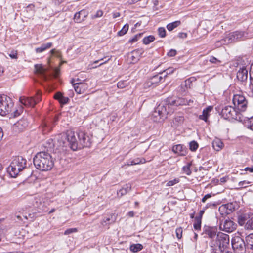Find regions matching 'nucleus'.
I'll list each match as a JSON object with an SVG mask.
<instances>
[{
    "mask_svg": "<svg viewBox=\"0 0 253 253\" xmlns=\"http://www.w3.org/2000/svg\"><path fill=\"white\" fill-rule=\"evenodd\" d=\"M130 250L133 253L137 252L143 249V245L141 244H133L130 246Z\"/></svg>",
    "mask_w": 253,
    "mask_h": 253,
    "instance_id": "2f4dec72",
    "label": "nucleus"
},
{
    "mask_svg": "<svg viewBox=\"0 0 253 253\" xmlns=\"http://www.w3.org/2000/svg\"><path fill=\"white\" fill-rule=\"evenodd\" d=\"M180 23L181 22L180 21H176L172 23L168 24L167 26V28L169 31H171L174 28L178 27Z\"/></svg>",
    "mask_w": 253,
    "mask_h": 253,
    "instance_id": "473e14b6",
    "label": "nucleus"
},
{
    "mask_svg": "<svg viewBox=\"0 0 253 253\" xmlns=\"http://www.w3.org/2000/svg\"><path fill=\"white\" fill-rule=\"evenodd\" d=\"M250 183V182L244 180L243 181L239 182L238 185H239V186H240L241 187H246Z\"/></svg>",
    "mask_w": 253,
    "mask_h": 253,
    "instance_id": "6e6d98bb",
    "label": "nucleus"
},
{
    "mask_svg": "<svg viewBox=\"0 0 253 253\" xmlns=\"http://www.w3.org/2000/svg\"><path fill=\"white\" fill-rule=\"evenodd\" d=\"M174 71V68H173L172 67H170V68H168L167 69L164 70L162 72H160V74H162L164 73H166V74L164 75V78H165L168 75L171 74L172 73H173Z\"/></svg>",
    "mask_w": 253,
    "mask_h": 253,
    "instance_id": "37998d69",
    "label": "nucleus"
},
{
    "mask_svg": "<svg viewBox=\"0 0 253 253\" xmlns=\"http://www.w3.org/2000/svg\"><path fill=\"white\" fill-rule=\"evenodd\" d=\"M213 107L209 106L206 108L204 109L203 111L202 114L199 115V118L200 120H204L205 122H207L208 117L210 116V113L212 110Z\"/></svg>",
    "mask_w": 253,
    "mask_h": 253,
    "instance_id": "393cba45",
    "label": "nucleus"
},
{
    "mask_svg": "<svg viewBox=\"0 0 253 253\" xmlns=\"http://www.w3.org/2000/svg\"><path fill=\"white\" fill-rule=\"evenodd\" d=\"M59 73H60L59 69H58V68L54 69L53 74H54V76L55 77H57L59 75Z\"/></svg>",
    "mask_w": 253,
    "mask_h": 253,
    "instance_id": "338daca9",
    "label": "nucleus"
},
{
    "mask_svg": "<svg viewBox=\"0 0 253 253\" xmlns=\"http://www.w3.org/2000/svg\"><path fill=\"white\" fill-rule=\"evenodd\" d=\"M133 164H135V165H138L141 163H144L145 162V160L143 158H137L136 159H134L133 160Z\"/></svg>",
    "mask_w": 253,
    "mask_h": 253,
    "instance_id": "3c124183",
    "label": "nucleus"
},
{
    "mask_svg": "<svg viewBox=\"0 0 253 253\" xmlns=\"http://www.w3.org/2000/svg\"><path fill=\"white\" fill-rule=\"evenodd\" d=\"M232 102L235 108L239 112H245L248 107V101L246 97L241 94H237L233 95Z\"/></svg>",
    "mask_w": 253,
    "mask_h": 253,
    "instance_id": "0eeeda50",
    "label": "nucleus"
},
{
    "mask_svg": "<svg viewBox=\"0 0 253 253\" xmlns=\"http://www.w3.org/2000/svg\"><path fill=\"white\" fill-rule=\"evenodd\" d=\"M58 121L57 118H55L53 120L48 119L42 122L41 125V128L43 134H46L50 131L56 122Z\"/></svg>",
    "mask_w": 253,
    "mask_h": 253,
    "instance_id": "4468645a",
    "label": "nucleus"
},
{
    "mask_svg": "<svg viewBox=\"0 0 253 253\" xmlns=\"http://www.w3.org/2000/svg\"><path fill=\"white\" fill-rule=\"evenodd\" d=\"M209 61L213 64H218L221 63V61L218 60L216 58L211 56L210 58Z\"/></svg>",
    "mask_w": 253,
    "mask_h": 253,
    "instance_id": "864d4df0",
    "label": "nucleus"
},
{
    "mask_svg": "<svg viewBox=\"0 0 253 253\" xmlns=\"http://www.w3.org/2000/svg\"><path fill=\"white\" fill-rule=\"evenodd\" d=\"M162 81H164L162 76H161L160 74L156 75L149 79L145 83V87H154Z\"/></svg>",
    "mask_w": 253,
    "mask_h": 253,
    "instance_id": "ddd939ff",
    "label": "nucleus"
},
{
    "mask_svg": "<svg viewBox=\"0 0 253 253\" xmlns=\"http://www.w3.org/2000/svg\"><path fill=\"white\" fill-rule=\"evenodd\" d=\"M231 244L236 253H244L246 251L245 242L239 235H235L232 238Z\"/></svg>",
    "mask_w": 253,
    "mask_h": 253,
    "instance_id": "1a4fd4ad",
    "label": "nucleus"
},
{
    "mask_svg": "<svg viewBox=\"0 0 253 253\" xmlns=\"http://www.w3.org/2000/svg\"><path fill=\"white\" fill-rule=\"evenodd\" d=\"M191 166V164L190 163H188L186 165L184 166L182 168V169L183 172L186 173L187 175H190L191 173V171L190 169V167Z\"/></svg>",
    "mask_w": 253,
    "mask_h": 253,
    "instance_id": "e433bc0d",
    "label": "nucleus"
},
{
    "mask_svg": "<svg viewBox=\"0 0 253 253\" xmlns=\"http://www.w3.org/2000/svg\"><path fill=\"white\" fill-rule=\"evenodd\" d=\"M247 225L248 226V228L250 227V228L253 229V217L248 221Z\"/></svg>",
    "mask_w": 253,
    "mask_h": 253,
    "instance_id": "4d7b16f0",
    "label": "nucleus"
},
{
    "mask_svg": "<svg viewBox=\"0 0 253 253\" xmlns=\"http://www.w3.org/2000/svg\"><path fill=\"white\" fill-rule=\"evenodd\" d=\"M222 117L225 119H234L239 121L243 120V116L240 112L238 111L235 107L231 106H224L220 113Z\"/></svg>",
    "mask_w": 253,
    "mask_h": 253,
    "instance_id": "423d86ee",
    "label": "nucleus"
},
{
    "mask_svg": "<svg viewBox=\"0 0 253 253\" xmlns=\"http://www.w3.org/2000/svg\"><path fill=\"white\" fill-rule=\"evenodd\" d=\"M52 46V42H48L46 43H43L41 45L40 47H37L35 49V51L36 53H42L46 49L50 48Z\"/></svg>",
    "mask_w": 253,
    "mask_h": 253,
    "instance_id": "c85d7f7f",
    "label": "nucleus"
},
{
    "mask_svg": "<svg viewBox=\"0 0 253 253\" xmlns=\"http://www.w3.org/2000/svg\"><path fill=\"white\" fill-rule=\"evenodd\" d=\"M33 163L36 168L41 171L50 170L54 166L51 155L46 151L38 153L34 157Z\"/></svg>",
    "mask_w": 253,
    "mask_h": 253,
    "instance_id": "f03ea898",
    "label": "nucleus"
},
{
    "mask_svg": "<svg viewBox=\"0 0 253 253\" xmlns=\"http://www.w3.org/2000/svg\"><path fill=\"white\" fill-rule=\"evenodd\" d=\"M71 83L75 91L78 94L84 93L88 88V85L85 83H74V80H72Z\"/></svg>",
    "mask_w": 253,
    "mask_h": 253,
    "instance_id": "2eb2a0df",
    "label": "nucleus"
},
{
    "mask_svg": "<svg viewBox=\"0 0 253 253\" xmlns=\"http://www.w3.org/2000/svg\"><path fill=\"white\" fill-rule=\"evenodd\" d=\"M215 241H217L218 244L224 247V246H226L229 243V236L227 234L218 232L217 239Z\"/></svg>",
    "mask_w": 253,
    "mask_h": 253,
    "instance_id": "dca6fc26",
    "label": "nucleus"
},
{
    "mask_svg": "<svg viewBox=\"0 0 253 253\" xmlns=\"http://www.w3.org/2000/svg\"><path fill=\"white\" fill-rule=\"evenodd\" d=\"M77 135L78 141L74 132L70 131L66 133H61L56 136V145L59 147H66L69 145L74 151L90 146L92 135L81 130H79L77 132Z\"/></svg>",
    "mask_w": 253,
    "mask_h": 253,
    "instance_id": "f257e3e1",
    "label": "nucleus"
},
{
    "mask_svg": "<svg viewBox=\"0 0 253 253\" xmlns=\"http://www.w3.org/2000/svg\"><path fill=\"white\" fill-rule=\"evenodd\" d=\"M69 101V98L68 97H65L63 96L61 100H60V102L62 104H66L68 103Z\"/></svg>",
    "mask_w": 253,
    "mask_h": 253,
    "instance_id": "e2e57ef3",
    "label": "nucleus"
},
{
    "mask_svg": "<svg viewBox=\"0 0 253 253\" xmlns=\"http://www.w3.org/2000/svg\"><path fill=\"white\" fill-rule=\"evenodd\" d=\"M175 232L177 238L180 239L182 235V229L181 228H177Z\"/></svg>",
    "mask_w": 253,
    "mask_h": 253,
    "instance_id": "5fc2aeb1",
    "label": "nucleus"
},
{
    "mask_svg": "<svg viewBox=\"0 0 253 253\" xmlns=\"http://www.w3.org/2000/svg\"><path fill=\"white\" fill-rule=\"evenodd\" d=\"M212 146L216 151H219L223 146V143L218 139H215L212 142Z\"/></svg>",
    "mask_w": 253,
    "mask_h": 253,
    "instance_id": "7c9ffc66",
    "label": "nucleus"
},
{
    "mask_svg": "<svg viewBox=\"0 0 253 253\" xmlns=\"http://www.w3.org/2000/svg\"><path fill=\"white\" fill-rule=\"evenodd\" d=\"M13 106V103L9 97L0 95V115L5 116L9 114Z\"/></svg>",
    "mask_w": 253,
    "mask_h": 253,
    "instance_id": "6e6552de",
    "label": "nucleus"
},
{
    "mask_svg": "<svg viewBox=\"0 0 253 253\" xmlns=\"http://www.w3.org/2000/svg\"><path fill=\"white\" fill-rule=\"evenodd\" d=\"M172 150L174 153L180 156H185L187 153L186 147L181 144L173 146Z\"/></svg>",
    "mask_w": 253,
    "mask_h": 253,
    "instance_id": "b1692460",
    "label": "nucleus"
},
{
    "mask_svg": "<svg viewBox=\"0 0 253 253\" xmlns=\"http://www.w3.org/2000/svg\"><path fill=\"white\" fill-rule=\"evenodd\" d=\"M248 78V70L247 68L243 66L240 68L237 73V78L241 82H244Z\"/></svg>",
    "mask_w": 253,
    "mask_h": 253,
    "instance_id": "4be33fe9",
    "label": "nucleus"
},
{
    "mask_svg": "<svg viewBox=\"0 0 253 253\" xmlns=\"http://www.w3.org/2000/svg\"><path fill=\"white\" fill-rule=\"evenodd\" d=\"M131 189V185L130 184H126L121 189L117 192V195L119 197H122L126 194L127 192L130 191Z\"/></svg>",
    "mask_w": 253,
    "mask_h": 253,
    "instance_id": "cd10ccee",
    "label": "nucleus"
},
{
    "mask_svg": "<svg viewBox=\"0 0 253 253\" xmlns=\"http://www.w3.org/2000/svg\"><path fill=\"white\" fill-rule=\"evenodd\" d=\"M62 97L63 95L60 92H57L54 95V98L59 100V101Z\"/></svg>",
    "mask_w": 253,
    "mask_h": 253,
    "instance_id": "052dcab7",
    "label": "nucleus"
},
{
    "mask_svg": "<svg viewBox=\"0 0 253 253\" xmlns=\"http://www.w3.org/2000/svg\"><path fill=\"white\" fill-rule=\"evenodd\" d=\"M198 144L195 141H192L189 143V148L192 151H195L198 148Z\"/></svg>",
    "mask_w": 253,
    "mask_h": 253,
    "instance_id": "a19ab883",
    "label": "nucleus"
},
{
    "mask_svg": "<svg viewBox=\"0 0 253 253\" xmlns=\"http://www.w3.org/2000/svg\"><path fill=\"white\" fill-rule=\"evenodd\" d=\"M9 55L12 59H16L17 58V53L16 51H12Z\"/></svg>",
    "mask_w": 253,
    "mask_h": 253,
    "instance_id": "0e129e2a",
    "label": "nucleus"
},
{
    "mask_svg": "<svg viewBox=\"0 0 253 253\" xmlns=\"http://www.w3.org/2000/svg\"><path fill=\"white\" fill-rule=\"evenodd\" d=\"M23 214V217L26 219H28L30 218H32V214H31V213H29L28 214V215H27L26 213H24L23 212L22 213Z\"/></svg>",
    "mask_w": 253,
    "mask_h": 253,
    "instance_id": "774afa93",
    "label": "nucleus"
},
{
    "mask_svg": "<svg viewBox=\"0 0 253 253\" xmlns=\"http://www.w3.org/2000/svg\"><path fill=\"white\" fill-rule=\"evenodd\" d=\"M35 72L41 75L42 76L43 78L45 80L47 79V77L45 75V73L47 71V68H45L42 65L36 64L35 65Z\"/></svg>",
    "mask_w": 253,
    "mask_h": 253,
    "instance_id": "bb28decb",
    "label": "nucleus"
},
{
    "mask_svg": "<svg viewBox=\"0 0 253 253\" xmlns=\"http://www.w3.org/2000/svg\"><path fill=\"white\" fill-rule=\"evenodd\" d=\"M158 34L160 37L164 38L166 36V30L163 27H160L158 30Z\"/></svg>",
    "mask_w": 253,
    "mask_h": 253,
    "instance_id": "09e8293b",
    "label": "nucleus"
},
{
    "mask_svg": "<svg viewBox=\"0 0 253 253\" xmlns=\"http://www.w3.org/2000/svg\"><path fill=\"white\" fill-rule=\"evenodd\" d=\"M237 228V224L230 219H226L220 225V229L226 232H233Z\"/></svg>",
    "mask_w": 253,
    "mask_h": 253,
    "instance_id": "f8f14e48",
    "label": "nucleus"
},
{
    "mask_svg": "<svg viewBox=\"0 0 253 253\" xmlns=\"http://www.w3.org/2000/svg\"><path fill=\"white\" fill-rule=\"evenodd\" d=\"M250 83L249 85L248 88H247V91L249 94L251 95H253V78H252L251 76L250 77Z\"/></svg>",
    "mask_w": 253,
    "mask_h": 253,
    "instance_id": "ea45409f",
    "label": "nucleus"
},
{
    "mask_svg": "<svg viewBox=\"0 0 253 253\" xmlns=\"http://www.w3.org/2000/svg\"><path fill=\"white\" fill-rule=\"evenodd\" d=\"M179 181L180 180H179V179L178 178H174V179H173L172 180H170V181H168L167 183V184H166V186H173L175 184L179 183Z\"/></svg>",
    "mask_w": 253,
    "mask_h": 253,
    "instance_id": "c03bdc74",
    "label": "nucleus"
},
{
    "mask_svg": "<svg viewBox=\"0 0 253 253\" xmlns=\"http://www.w3.org/2000/svg\"><path fill=\"white\" fill-rule=\"evenodd\" d=\"M23 112V108L21 106L18 107L13 112V116L14 117L19 116Z\"/></svg>",
    "mask_w": 253,
    "mask_h": 253,
    "instance_id": "de8ad7c7",
    "label": "nucleus"
},
{
    "mask_svg": "<svg viewBox=\"0 0 253 253\" xmlns=\"http://www.w3.org/2000/svg\"><path fill=\"white\" fill-rule=\"evenodd\" d=\"M184 121V118L181 115H176L170 122L171 126L176 128L182 126Z\"/></svg>",
    "mask_w": 253,
    "mask_h": 253,
    "instance_id": "412c9836",
    "label": "nucleus"
},
{
    "mask_svg": "<svg viewBox=\"0 0 253 253\" xmlns=\"http://www.w3.org/2000/svg\"><path fill=\"white\" fill-rule=\"evenodd\" d=\"M142 33H139L136 34L135 36H134L132 38L130 39L129 40V42L131 43H133L137 42L139 39H140L142 36Z\"/></svg>",
    "mask_w": 253,
    "mask_h": 253,
    "instance_id": "79ce46f5",
    "label": "nucleus"
},
{
    "mask_svg": "<svg viewBox=\"0 0 253 253\" xmlns=\"http://www.w3.org/2000/svg\"><path fill=\"white\" fill-rule=\"evenodd\" d=\"M171 111L167 100L164 101L154 109L152 114V118L155 122H162L167 117V115Z\"/></svg>",
    "mask_w": 253,
    "mask_h": 253,
    "instance_id": "20e7f679",
    "label": "nucleus"
},
{
    "mask_svg": "<svg viewBox=\"0 0 253 253\" xmlns=\"http://www.w3.org/2000/svg\"><path fill=\"white\" fill-rule=\"evenodd\" d=\"M211 197V194H207L206 195H205L203 197V198L202 199V202H205L208 199V198H210Z\"/></svg>",
    "mask_w": 253,
    "mask_h": 253,
    "instance_id": "69168bd1",
    "label": "nucleus"
},
{
    "mask_svg": "<svg viewBox=\"0 0 253 253\" xmlns=\"http://www.w3.org/2000/svg\"><path fill=\"white\" fill-rule=\"evenodd\" d=\"M29 123L27 119H22L19 121H18L16 124H15V126L18 127L20 130H22L25 128H26L28 126Z\"/></svg>",
    "mask_w": 253,
    "mask_h": 253,
    "instance_id": "c756f323",
    "label": "nucleus"
},
{
    "mask_svg": "<svg viewBox=\"0 0 253 253\" xmlns=\"http://www.w3.org/2000/svg\"><path fill=\"white\" fill-rule=\"evenodd\" d=\"M41 92L38 91L35 98L23 96L20 97L19 101L24 106L32 107L41 100Z\"/></svg>",
    "mask_w": 253,
    "mask_h": 253,
    "instance_id": "9d476101",
    "label": "nucleus"
},
{
    "mask_svg": "<svg viewBox=\"0 0 253 253\" xmlns=\"http://www.w3.org/2000/svg\"><path fill=\"white\" fill-rule=\"evenodd\" d=\"M103 59H104V58H101V59H99V60H96V61H94V62H93V63L92 64H89V66H90V68H92V69L96 68H97V67H99V66H101V65H103V64H106V63H107V62H108V61L110 60V59L109 58L108 60H107L105 61L104 62H102V63H100L98 65L95 66H92L93 64H96V63H98V62H99V61H102V60H103Z\"/></svg>",
    "mask_w": 253,
    "mask_h": 253,
    "instance_id": "4c0bfd02",
    "label": "nucleus"
},
{
    "mask_svg": "<svg viewBox=\"0 0 253 253\" xmlns=\"http://www.w3.org/2000/svg\"><path fill=\"white\" fill-rule=\"evenodd\" d=\"M211 253H222L224 247L218 244L217 241L212 240L210 242Z\"/></svg>",
    "mask_w": 253,
    "mask_h": 253,
    "instance_id": "6ab92c4d",
    "label": "nucleus"
},
{
    "mask_svg": "<svg viewBox=\"0 0 253 253\" xmlns=\"http://www.w3.org/2000/svg\"><path fill=\"white\" fill-rule=\"evenodd\" d=\"M129 26L127 24H125L122 29L118 32V35L120 36L125 35L128 30Z\"/></svg>",
    "mask_w": 253,
    "mask_h": 253,
    "instance_id": "58836bf2",
    "label": "nucleus"
},
{
    "mask_svg": "<svg viewBox=\"0 0 253 253\" xmlns=\"http://www.w3.org/2000/svg\"><path fill=\"white\" fill-rule=\"evenodd\" d=\"M110 217H107L103 219V220L102 221L101 224L103 226L106 225L110 221Z\"/></svg>",
    "mask_w": 253,
    "mask_h": 253,
    "instance_id": "680f3d73",
    "label": "nucleus"
},
{
    "mask_svg": "<svg viewBox=\"0 0 253 253\" xmlns=\"http://www.w3.org/2000/svg\"><path fill=\"white\" fill-rule=\"evenodd\" d=\"M88 15V12L86 10H82L76 12L74 16V20L75 22L80 23L85 20Z\"/></svg>",
    "mask_w": 253,
    "mask_h": 253,
    "instance_id": "a211bd4d",
    "label": "nucleus"
},
{
    "mask_svg": "<svg viewBox=\"0 0 253 253\" xmlns=\"http://www.w3.org/2000/svg\"><path fill=\"white\" fill-rule=\"evenodd\" d=\"M176 54V51L174 49L170 50L167 53V55L169 57L174 56Z\"/></svg>",
    "mask_w": 253,
    "mask_h": 253,
    "instance_id": "13d9d810",
    "label": "nucleus"
},
{
    "mask_svg": "<svg viewBox=\"0 0 253 253\" xmlns=\"http://www.w3.org/2000/svg\"><path fill=\"white\" fill-rule=\"evenodd\" d=\"M195 220L194 228L196 230H200L201 225V220L200 219V217H195Z\"/></svg>",
    "mask_w": 253,
    "mask_h": 253,
    "instance_id": "c9c22d12",
    "label": "nucleus"
},
{
    "mask_svg": "<svg viewBox=\"0 0 253 253\" xmlns=\"http://www.w3.org/2000/svg\"><path fill=\"white\" fill-rule=\"evenodd\" d=\"M169 105L170 106V108L171 110L172 109V106H178L180 105H190L191 102H193V100H191L190 99L187 100L185 98H177L175 99H172L171 98H168L167 100Z\"/></svg>",
    "mask_w": 253,
    "mask_h": 253,
    "instance_id": "9b49d317",
    "label": "nucleus"
},
{
    "mask_svg": "<svg viewBox=\"0 0 253 253\" xmlns=\"http://www.w3.org/2000/svg\"><path fill=\"white\" fill-rule=\"evenodd\" d=\"M50 53L52 55H55L57 56V57H59L60 56V53L58 51H56L55 49H52L50 51Z\"/></svg>",
    "mask_w": 253,
    "mask_h": 253,
    "instance_id": "bf43d9fd",
    "label": "nucleus"
},
{
    "mask_svg": "<svg viewBox=\"0 0 253 253\" xmlns=\"http://www.w3.org/2000/svg\"><path fill=\"white\" fill-rule=\"evenodd\" d=\"M247 33L241 31H235L226 35L225 38L216 42V47L222 44H227L239 40H243L246 38Z\"/></svg>",
    "mask_w": 253,
    "mask_h": 253,
    "instance_id": "39448f33",
    "label": "nucleus"
},
{
    "mask_svg": "<svg viewBox=\"0 0 253 253\" xmlns=\"http://www.w3.org/2000/svg\"><path fill=\"white\" fill-rule=\"evenodd\" d=\"M78 231V230L76 228H69L67 230H66L64 232V235H69L72 233H75Z\"/></svg>",
    "mask_w": 253,
    "mask_h": 253,
    "instance_id": "8fccbe9b",
    "label": "nucleus"
},
{
    "mask_svg": "<svg viewBox=\"0 0 253 253\" xmlns=\"http://www.w3.org/2000/svg\"><path fill=\"white\" fill-rule=\"evenodd\" d=\"M246 123L247 127L253 131V117L249 119Z\"/></svg>",
    "mask_w": 253,
    "mask_h": 253,
    "instance_id": "49530a36",
    "label": "nucleus"
},
{
    "mask_svg": "<svg viewBox=\"0 0 253 253\" xmlns=\"http://www.w3.org/2000/svg\"><path fill=\"white\" fill-rule=\"evenodd\" d=\"M235 210V206L232 203L222 205L219 208V211L221 214H229Z\"/></svg>",
    "mask_w": 253,
    "mask_h": 253,
    "instance_id": "f3484780",
    "label": "nucleus"
},
{
    "mask_svg": "<svg viewBox=\"0 0 253 253\" xmlns=\"http://www.w3.org/2000/svg\"><path fill=\"white\" fill-rule=\"evenodd\" d=\"M103 14V12L102 10H98L96 14L94 15H92L91 17L92 19H95L97 18H99L102 16Z\"/></svg>",
    "mask_w": 253,
    "mask_h": 253,
    "instance_id": "603ef678",
    "label": "nucleus"
},
{
    "mask_svg": "<svg viewBox=\"0 0 253 253\" xmlns=\"http://www.w3.org/2000/svg\"><path fill=\"white\" fill-rule=\"evenodd\" d=\"M27 161L21 156L15 157L7 168V171L12 177H16L26 168Z\"/></svg>",
    "mask_w": 253,
    "mask_h": 253,
    "instance_id": "7ed1b4c3",
    "label": "nucleus"
},
{
    "mask_svg": "<svg viewBox=\"0 0 253 253\" xmlns=\"http://www.w3.org/2000/svg\"><path fill=\"white\" fill-rule=\"evenodd\" d=\"M142 53V50L136 49L132 51L129 55V58L131 63H135L137 62L139 60Z\"/></svg>",
    "mask_w": 253,
    "mask_h": 253,
    "instance_id": "5701e85b",
    "label": "nucleus"
},
{
    "mask_svg": "<svg viewBox=\"0 0 253 253\" xmlns=\"http://www.w3.org/2000/svg\"><path fill=\"white\" fill-rule=\"evenodd\" d=\"M127 84L128 82L126 81H120L117 83V87L119 88H123Z\"/></svg>",
    "mask_w": 253,
    "mask_h": 253,
    "instance_id": "a18cd8bd",
    "label": "nucleus"
},
{
    "mask_svg": "<svg viewBox=\"0 0 253 253\" xmlns=\"http://www.w3.org/2000/svg\"><path fill=\"white\" fill-rule=\"evenodd\" d=\"M155 39L154 36L150 35L143 38V42L144 44L147 45L153 42Z\"/></svg>",
    "mask_w": 253,
    "mask_h": 253,
    "instance_id": "72a5a7b5",
    "label": "nucleus"
},
{
    "mask_svg": "<svg viewBox=\"0 0 253 253\" xmlns=\"http://www.w3.org/2000/svg\"><path fill=\"white\" fill-rule=\"evenodd\" d=\"M246 241L248 246L250 247L251 248H253V233L247 236L246 238Z\"/></svg>",
    "mask_w": 253,
    "mask_h": 253,
    "instance_id": "f704fd0d",
    "label": "nucleus"
},
{
    "mask_svg": "<svg viewBox=\"0 0 253 253\" xmlns=\"http://www.w3.org/2000/svg\"><path fill=\"white\" fill-rule=\"evenodd\" d=\"M31 201L34 207L41 210L42 211H46L44 205L42 203V200L40 197L37 196L33 197L31 199Z\"/></svg>",
    "mask_w": 253,
    "mask_h": 253,
    "instance_id": "aec40b11",
    "label": "nucleus"
},
{
    "mask_svg": "<svg viewBox=\"0 0 253 253\" xmlns=\"http://www.w3.org/2000/svg\"><path fill=\"white\" fill-rule=\"evenodd\" d=\"M205 234L211 239V241L215 240L217 239V234L216 229L213 228L209 227L206 229Z\"/></svg>",
    "mask_w": 253,
    "mask_h": 253,
    "instance_id": "a878e982",
    "label": "nucleus"
}]
</instances>
